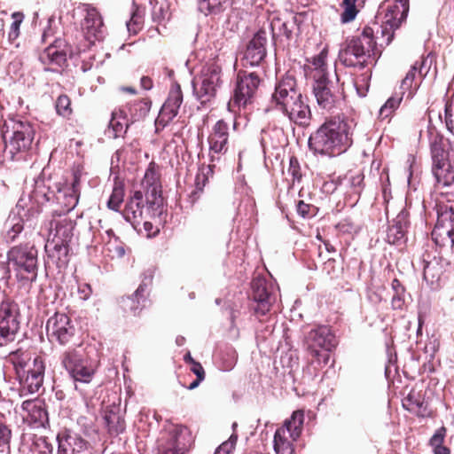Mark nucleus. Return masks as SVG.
Instances as JSON below:
<instances>
[{
  "instance_id": "1",
  "label": "nucleus",
  "mask_w": 454,
  "mask_h": 454,
  "mask_svg": "<svg viewBox=\"0 0 454 454\" xmlns=\"http://www.w3.org/2000/svg\"><path fill=\"white\" fill-rule=\"evenodd\" d=\"M354 87L356 94V98L354 99V105L356 109H352L353 114L349 121L354 125V130L349 134L346 129V124L337 123L335 121L325 122L309 137V146L310 150L320 154H339L344 152L351 144V136H353L354 131L357 134L360 133V108L362 106L366 108V96L369 91V74L367 71L356 76L354 79Z\"/></svg>"
},
{
  "instance_id": "2",
  "label": "nucleus",
  "mask_w": 454,
  "mask_h": 454,
  "mask_svg": "<svg viewBox=\"0 0 454 454\" xmlns=\"http://www.w3.org/2000/svg\"><path fill=\"white\" fill-rule=\"evenodd\" d=\"M270 104L280 111L289 121L299 126H308L311 119L310 108L307 98L297 88L296 80L286 75L275 85Z\"/></svg>"
},
{
  "instance_id": "3",
  "label": "nucleus",
  "mask_w": 454,
  "mask_h": 454,
  "mask_svg": "<svg viewBox=\"0 0 454 454\" xmlns=\"http://www.w3.org/2000/svg\"><path fill=\"white\" fill-rule=\"evenodd\" d=\"M4 156L12 160H26L33 150L35 128L27 120L9 118L1 127Z\"/></svg>"
},
{
  "instance_id": "4",
  "label": "nucleus",
  "mask_w": 454,
  "mask_h": 454,
  "mask_svg": "<svg viewBox=\"0 0 454 454\" xmlns=\"http://www.w3.org/2000/svg\"><path fill=\"white\" fill-rule=\"evenodd\" d=\"M195 445L192 430L182 424L166 422L156 439L155 454H190Z\"/></svg>"
},
{
  "instance_id": "5",
  "label": "nucleus",
  "mask_w": 454,
  "mask_h": 454,
  "mask_svg": "<svg viewBox=\"0 0 454 454\" xmlns=\"http://www.w3.org/2000/svg\"><path fill=\"white\" fill-rule=\"evenodd\" d=\"M34 195L35 198L42 196L45 201L54 200L63 209L59 213L67 215L78 204L80 197V177L74 174L70 184H56L55 190L50 187L45 188L44 185H43V181H36Z\"/></svg>"
},
{
  "instance_id": "6",
  "label": "nucleus",
  "mask_w": 454,
  "mask_h": 454,
  "mask_svg": "<svg viewBox=\"0 0 454 454\" xmlns=\"http://www.w3.org/2000/svg\"><path fill=\"white\" fill-rule=\"evenodd\" d=\"M38 252L34 245L24 244L12 247L8 253L9 265L19 280L34 282L37 278Z\"/></svg>"
},
{
  "instance_id": "7",
  "label": "nucleus",
  "mask_w": 454,
  "mask_h": 454,
  "mask_svg": "<svg viewBox=\"0 0 454 454\" xmlns=\"http://www.w3.org/2000/svg\"><path fill=\"white\" fill-rule=\"evenodd\" d=\"M221 67L213 63L203 67L200 74L192 79V92L196 99L205 105L216 96L222 86Z\"/></svg>"
},
{
  "instance_id": "8",
  "label": "nucleus",
  "mask_w": 454,
  "mask_h": 454,
  "mask_svg": "<svg viewBox=\"0 0 454 454\" xmlns=\"http://www.w3.org/2000/svg\"><path fill=\"white\" fill-rule=\"evenodd\" d=\"M304 422V411L297 410L290 419L278 427L274 434V450L276 454H293V442L301 434Z\"/></svg>"
},
{
  "instance_id": "9",
  "label": "nucleus",
  "mask_w": 454,
  "mask_h": 454,
  "mask_svg": "<svg viewBox=\"0 0 454 454\" xmlns=\"http://www.w3.org/2000/svg\"><path fill=\"white\" fill-rule=\"evenodd\" d=\"M260 78L255 73L239 72L233 95L228 103V109L236 113L250 106L257 92Z\"/></svg>"
},
{
  "instance_id": "10",
  "label": "nucleus",
  "mask_w": 454,
  "mask_h": 454,
  "mask_svg": "<svg viewBox=\"0 0 454 454\" xmlns=\"http://www.w3.org/2000/svg\"><path fill=\"white\" fill-rule=\"evenodd\" d=\"M7 358L8 361L13 364L20 377L26 376L27 381L31 379L29 387L31 388L32 385L35 384V388L38 389L42 382L44 369L43 362L38 357L34 358L32 368L31 353L28 350H23L21 348L11 352Z\"/></svg>"
},
{
  "instance_id": "11",
  "label": "nucleus",
  "mask_w": 454,
  "mask_h": 454,
  "mask_svg": "<svg viewBox=\"0 0 454 454\" xmlns=\"http://www.w3.org/2000/svg\"><path fill=\"white\" fill-rule=\"evenodd\" d=\"M409 8V0L385 1L379 7L374 24L395 31L406 20Z\"/></svg>"
},
{
  "instance_id": "12",
  "label": "nucleus",
  "mask_w": 454,
  "mask_h": 454,
  "mask_svg": "<svg viewBox=\"0 0 454 454\" xmlns=\"http://www.w3.org/2000/svg\"><path fill=\"white\" fill-rule=\"evenodd\" d=\"M369 39V26L365 25L360 36L350 39L345 49L340 51V59L346 67L364 70L367 66L369 55H366L364 40Z\"/></svg>"
},
{
  "instance_id": "13",
  "label": "nucleus",
  "mask_w": 454,
  "mask_h": 454,
  "mask_svg": "<svg viewBox=\"0 0 454 454\" xmlns=\"http://www.w3.org/2000/svg\"><path fill=\"white\" fill-rule=\"evenodd\" d=\"M46 331L52 341L67 345L72 341L76 333V328L71 318L65 313H55L46 324Z\"/></svg>"
},
{
  "instance_id": "14",
  "label": "nucleus",
  "mask_w": 454,
  "mask_h": 454,
  "mask_svg": "<svg viewBox=\"0 0 454 454\" xmlns=\"http://www.w3.org/2000/svg\"><path fill=\"white\" fill-rule=\"evenodd\" d=\"M432 235L437 243L441 238L443 245L445 240L454 245V201L448 200L447 203L440 202L438 205L437 222Z\"/></svg>"
},
{
  "instance_id": "15",
  "label": "nucleus",
  "mask_w": 454,
  "mask_h": 454,
  "mask_svg": "<svg viewBox=\"0 0 454 454\" xmlns=\"http://www.w3.org/2000/svg\"><path fill=\"white\" fill-rule=\"evenodd\" d=\"M313 93L319 107L328 112L336 108L340 103L339 93L326 74H321L315 79Z\"/></svg>"
},
{
  "instance_id": "16",
  "label": "nucleus",
  "mask_w": 454,
  "mask_h": 454,
  "mask_svg": "<svg viewBox=\"0 0 454 454\" xmlns=\"http://www.w3.org/2000/svg\"><path fill=\"white\" fill-rule=\"evenodd\" d=\"M75 225V221L72 220L66 214L58 213V210H54L51 219L47 223L48 239L70 243L74 236Z\"/></svg>"
},
{
  "instance_id": "17",
  "label": "nucleus",
  "mask_w": 454,
  "mask_h": 454,
  "mask_svg": "<svg viewBox=\"0 0 454 454\" xmlns=\"http://www.w3.org/2000/svg\"><path fill=\"white\" fill-rule=\"evenodd\" d=\"M157 210L158 208H155L154 211L151 210V212L148 213L146 207L145 211L143 192L140 191H136L127 201L121 214L124 219L129 222L135 230H137L143 220L147 217V215H155Z\"/></svg>"
},
{
  "instance_id": "18",
  "label": "nucleus",
  "mask_w": 454,
  "mask_h": 454,
  "mask_svg": "<svg viewBox=\"0 0 454 454\" xmlns=\"http://www.w3.org/2000/svg\"><path fill=\"white\" fill-rule=\"evenodd\" d=\"M252 298L255 305L253 307L254 314L260 317L265 316L270 309L274 297L263 278H254L251 282Z\"/></svg>"
},
{
  "instance_id": "19",
  "label": "nucleus",
  "mask_w": 454,
  "mask_h": 454,
  "mask_svg": "<svg viewBox=\"0 0 454 454\" xmlns=\"http://www.w3.org/2000/svg\"><path fill=\"white\" fill-rule=\"evenodd\" d=\"M102 411L109 434H119L122 433L125 429V421L121 409V399H104Z\"/></svg>"
},
{
  "instance_id": "20",
  "label": "nucleus",
  "mask_w": 454,
  "mask_h": 454,
  "mask_svg": "<svg viewBox=\"0 0 454 454\" xmlns=\"http://www.w3.org/2000/svg\"><path fill=\"white\" fill-rule=\"evenodd\" d=\"M83 11L85 12V16L82 22V28L85 36L90 41L102 40L105 35V27L99 12L90 4H85Z\"/></svg>"
},
{
  "instance_id": "21",
  "label": "nucleus",
  "mask_w": 454,
  "mask_h": 454,
  "mask_svg": "<svg viewBox=\"0 0 454 454\" xmlns=\"http://www.w3.org/2000/svg\"><path fill=\"white\" fill-rule=\"evenodd\" d=\"M183 103V93L178 83H174L169 90L168 97L163 104L160 114L157 118V123L163 127L168 125L178 114L179 108Z\"/></svg>"
},
{
  "instance_id": "22",
  "label": "nucleus",
  "mask_w": 454,
  "mask_h": 454,
  "mask_svg": "<svg viewBox=\"0 0 454 454\" xmlns=\"http://www.w3.org/2000/svg\"><path fill=\"white\" fill-rule=\"evenodd\" d=\"M67 43L62 38H54L39 56V60L45 66L63 67L67 59Z\"/></svg>"
},
{
  "instance_id": "23",
  "label": "nucleus",
  "mask_w": 454,
  "mask_h": 454,
  "mask_svg": "<svg viewBox=\"0 0 454 454\" xmlns=\"http://www.w3.org/2000/svg\"><path fill=\"white\" fill-rule=\"evenodd\" d=\"M20 327L15 305L3 301L0 305V336L12 340Z\"/></svg>"
},
{
  "instance_id": "24",
  "label": "nucleus",
  "mask_w": 454,
  "mask_h": 454,
  "mask_svg": "<svg viewBox=\"0 0 454 454\" xmlns=\"http://www.w3.org/2000/svg\"><path fill=\"white\" fill-rule=\"evenodd\" d=\"M306 343L309 352L317 348L331 351L337 345L334 334L325 325L310 330L306 337Z\"/></svg>"
},
{
  "instance_id": "25",
  "label": "nucleus",
  "mask_w": 454,
  "mask_h": 454,
  "mask_svg": "<svg viewBox=\"0 0 454 454\" xmlns=\"http://www.w3.org/2000/svg\"><path fill=\"white\" fill-rule=\"evenodd\" d=\"M267 33L259 30L247 46L244 59L251 67L258 66L266 57Z\"/></svg>"
},
{
  "instance_id": "26",
  "label": "nucleus",
  "mask_w": 454,
  "mask_h": 454,
  "mask_svg": "<svg viewBox=\"0 0 454 454\" xmlns=\"http://www.w3.org/2000/svg\"><path fill=\"white\" fill-rule=\"evenodd\" d=\"M142 184L146 187V200L147 211H154L155 208H159L162 203V198L160 196V184L159 183V176L156 171L149 168L144 176Z\"/></svg>"
},
{
  "instance_id": "27",
  "label": "nucleus",
  "mask_w": 454,
  "mask_h": 454,
  "mask_svg": "<svg viewBox=\"0 0 454 454\" xmlns=\"http://www.w3.org/2000/svg\"><path fill=\"white\" fill-rule=\"evenodd\" d=\"M58 454H86L88 442L76 434L67 431L58 434Z\"/></svg>"
},
{
  "instance_id": "28",
  "label": "nucleus",
  "mask_w": 454,
  "mask_h": 454,
  "mask_svg": "<svg viewBox=\"0 0 454 454\" xmlns=\"http://www.w3.org/2000/svg\"><path fill=\"white\" fill-rule=\"evenodd\" d=\"M45 252L47 254L46 263H52L59 269L67 266L69 262V242L48 239L45 244Z\"/></svg>"
},
{
  "instance_id": "29",
  "label": "nucleus",
  "mask_w": 454,
  "mask_h": 454,
  "mask_svg": "<svg viewBox=\"0 0 454 454\" xmlns=\"http://www.w3.org/2000/svg\"><path fill=\"white\" fill-rule=\"evenodd\" d=\"M229 126L223 120H219L213 127L208 137L210 152L225 153L228 150Z\"/></svg>"
},
{
  "instance_id": "30",
  "label": "nucleus",
  "mask_w": 454,
  "mask_h": 454,
  "mask_svg": "<svg viewBox=\"0 0 454 454\" xmlns=\"http://www.w3.org/2000/svg\"><path fill=\"white\" fill-rule=\"evenodd\" d=\"M394 35V30L373 23V27H371V43H373L371 58L372 56L380 58L383 49L392 42Z\"/></svg>"
},
{
  "instance_id": "31",
  "label": "nucleus",
  "mask_w": 454,
  "mask_h": 454,
  "mask_svg": "<svg viewBox=\"0 0 454 454\" xmlns=\"http://www.w3.org/2000/svg\"><path fill=\"white\" fill-rule=\"evenodd\" d=\"M152 281L153 273H145L141 284L138 286L134 294L123 301L125 306L128 307L134 314L141 309L140 306H144L146 299L145 293L148 286L152 284Z\"/></svg>"
},
{
  "instance_id": "32",
  "label": "nucleus",
  "mask_w": 454,
  "mask_h": 454,
  "mask_svg": "<svg viewBox=\"0 0 454 454\" xmlns=\"http://www.w3.org/2000/svg\"><path fill=\"white\" fill-rule=\"evenodd\" d=\"M22 409L27 412V417L34 423L44 426L48 422V413L43 399H27L22 403Z\"/></svg>"
},
{
  "instance_id": "33",
  "label": "nucleus",
  "mask_w": 454,
  "mask_h": 454,
  "mask_svg": "<svg viewBox=\"0 0 454 454\" xmlns=\"http://www.w3.org/2000/svg\"><path fill=\"white\" fill-rule=\"evenodd\" d=\"M132 124L128 118L126 112L122 109H115L112 113L109 122V132H113V137L116 138L127 132L129 125Z\"/></svg>"
},
{
  "instance_id": "34",
  "label": "nucleus",
  "mask_w": 454,
  "mask_h": 454,
  "mask_svg": "<svg viewBox=\"0 0 454 454\" xmlns=\"http://www.w3.org/2000/svg\"><path fill=\"white\" fill-rule=\"evenodd\" d=\"M432 167L448 166L447 153L443 146L442 137L436 135L430 141Z\"/></svg>"
},
{
  "instance_id": "35",
  "label": "nucleus",
  "mask_w": 454,
  "mask_h": 454,
  "mask_svg": "<svg viewBox=\"0 0 454 454\" xmlns=\"http://www.w3.org/2000/svg\"><path fill=\"white\" fill-rule=\"evenodd\" d=\"M406 223L403 214L398 215L395 223L390 225L387 231V240L390 244H396L404 238Z\"/></svg>"
},
{
  "instance_id": "36",
  "label": "nucleus",
  "mask_w": 454,
  "mask_h": 454,
  "mask_svg": "<svg viewBox=\"0 0 454 454\" xmlns=\"http://www.w3.org/2000/svg\"><path fill=\"white\" fill-rule=\"evenodd\" d=\"M402 406L413 415L427 417L430 415L428 403L425 399H401Z\"/></svg>"
},
{
  "instance_id": "37",
  "label": "nucleus",
  "mask_w": 454,
  "mask_h": 454,
  "mask_svg": "<svg viewBox=\"0 0 454 454\" xmlns=\"http://www.w3.org/2000/svg\"><path fill=\"white\" fill-rule=\"evenodd\" d=\"M12 23L8 31V41L14 44L16 48H20V43L17 42L20 35V26L24 21L25 15L22 12H14L11 15Z\"/></svg>"
},
{
  "instance_id": "38",
  "label": "nucleus",
  "mask_w": 454,
  "mask_h": 454,
  "mask_svg": "<svg viewBox=\"0 0 454 454\" xmlns=\"http://www.w3.org/2000/svg\"><path fill=\"white\" fill-rule=\"evenodd\" d=\"M151 108V101L148 99H142L135 102L129 106V120L134 123L140 119H143L149 113Z\"/></svg>"
},
{
  "instance_id": "39",
  "label": "nucleus",
  "mask_w": 454,
  "mask_h": 454,
  "mask_svg": "<svg viewBox=\"0 0 454 454\" xmlns=\"http://www.w3.org/2000/svg\"><path fill=\"white\" fill-rule=\"evenodd\" d=\"M432 173L438 185L450 186L454 183V172L448 166L432 167Z\"/></svg>"
},
{
  "instance_id": "40",
  "label": "nucleus",
  "mask_w": 454,
  "mask_h": 454,
  "mask_svg": "<svg viewBox=\"0 0 454 454\" xmlns=\"http://www.w3.org/2000/svg\"><path fill=\"white\" fill-rule=\"evenodd\" d=\"M133 10L129 20L126 22L129 35H137L143 27L144 20L140 8L136 2H132Z\"/></svg>"
},
{
  "instance_id": "41",
  "label": "nucleus",
  "mask_w": 454,
  "mask_h": 454,
  "mask_svg": "<svg viewBox=\"0 0 454 454\" xmlns=\"http://www.w3.org/2000/svg\"><path fill=\"white\" fill-rule=\"evenodd\" d=\"M124 195V184L121 182H115L112 194L107 201L108 208L119 212Z\"/></svg>"
},
{
  "instance_id": "42",
  "label": "nucleus",
  "mask_w": 454,
  "mask_h": 454,
  "mask_svg": "<svg viewBox=\"0 0 454 454\" xmlns=\"http://www.w3.org/2000/svg\"><path fill=\"white\" fill-rule=\"evenodd\" d=\"M82 363V356L76 350L66 351L61 358V364L68 374L74 372Z\"/></svg>"
},
{
  "instance_id": "43",
  "label": "nucleus",
  "mask_w": 454,
  "mask_h": 454,
  "mask_svg": "<svg viewBox=\"0 0 454 454\" xmlns=\"http://www.w3.org/2000/svg\"><path fill=\"white\" fill-rule=\"evenodd\" d=\"M392 289H393V296L391 300L392 307L395 309H403V305L406 301V292L404 286L401 284V282L395 278L392 281Z\"/></svg>"
},
{
  "instance_id": "44",
  "label": "nucleus",
  "mask_w": 454,
  "mask_h": 454,
  "mask_svg": "<svg viewBox=\"0 0 454 454\" xmlns=\"http://www.w3.org/2000/svg\"><path fill=\"white\" fill-rule=\"evenodd\" d=\"M296 25L297 18L296 16H292L289 20L285 21H281L279 19L273 20L271 23V28L274 31L278 26V35H284L287 40H289L292 37L293 30Z\"/></svg>"
},
{
  "instance_id": "45",
  "label": "nucleus",
  "mask_w": 454,
  "mask_h": 454,
  "mask_svg": "<svg viewBox=\"0 0 454 454\" xmlns=\"http://www.w3.org/2000/svg\"><path fill=\"white\" fill-rule=\"evenodd\" d=\"M403 91H401L399 94L395 93L387 100V102L379 110V115L381 119L387 118L395 109H397L403 100Z\"/></svg>"
},
{
  "instance_id": "46",
  "label": "nucleus",
  "mask_w": 454,
  "mask_h": 454,
  "mask_svg": "<svg viewBox=\"0 0 454 454\" xmlns=\"http://www.w3.org/2000/svg\"><path fill=\"white\" fill-rule=\"evenodd\" d=\"M224 0H199V11L205 15L217 14L223 11Z\"/></svg>"
},
{
  "instance_id": "47",
  "label": "nucleus",
  "mask_w": 454,
  "mask_h": 454,
  "mask_svg": "<svg viewBox=\"0 0 454 454\" xmlns=\"http://www.w3.org/2000/svg\"><path fill=\"white\" fill-rule=\"evenodd\" d=\"M280 364L289 374H292L299 367V357L294 350H289L280 357Z\"/></svg>"
},
{
  "instance_id": "48",
  "label": "nucleus",
  "mask_w": 454,
  "mask_h": 454,
  "mask_svg": "<svg viewBox=\"0 0 454 454\" xmlns=\"http://www.w3.org/2000/svg\"><path fill=\"white\" fill-rule=\"evenodd\" d=\"M356 1V0L342 1L341 7L343 8V12L340 16V20L342 23H349L356 19L357 14Z\"/></svg>"
},
{
  "instance_id": "49",
  "label": "nucleus",
  "mask_w": 454,
  "mask_h": 454,
  "mask_svg": "<svg viewBox=\"0 0 454 454\" xmlns=\"http://www.w3.org/2000/svg\"><path fill=\"white\" fill-rule=\"evenodd\" d=\"M441 268L438 266L436 262H427L424 266V279L430 283L431 285L437 282L441 276Z\"/></svg>"
},
{
  "instance_id": "50",
  "label": "nucleus",
  "mask_w": 454,
  "mask_h": 454,
  "mask_svg": "<svg viewBox=\"0 0 454 454\" xmlns=\"http://www.w3.org/2000/svg\"><path fill=\"white\" fill-rule=\"evenodd\" d=\"M425 63H426V60L421 61L420 64L419 62H416L411 67L410 71L407 73L406 76L402 81V83H401V86H400V90L402 91L405 92V90H407L411 88L412 82H413V81L415 79L416 73H417L419 68V74L422 75V67L425 65Z\"/></svg>"
},
{
  "instance_id": "51",
  "label": "nucleus",
  "mask_w": 454,
  "mask_h": 454,
  "mask_svg": "<svg viewBox=\"0 0 454 454\" xmlns=\"http://www.w3.org/2000/svg\"><path fill=\"white\" fill-rule=\"evenodd\" d=\"M55 108L59 115L62 117L70 116L72 114L70 98L65 94L59 96L55 102Z\"/></svg>"
},
{
  "instance_id": "52",
  "label": "nucleus",
  "mask_w": 454,
  "mask_h": 454,
  "mask_svg": "<svg viewBox=\"0 0 454 454\" xmlns=\"http://www.w3.org/2000/svg\"><path fill=\"white\" fill-rule=\"evenodd\" d=\"M57 22L56 18L54 15H51L48 18L46 26L43 27L42 35H41V42L43 43H49L50 44V39L55 37V35L57 33Z\"/></svg>"
},
{
  "instance_id": "53",
  "label": "nucleus",
  "mask_w": 454,
  "mask_h": 454,
  "mask_svg": "<svg viewBox=\"0 0 454 454\" xmlns=\"http://www.w3.org/2000/svg\"><path fill=\"white\" fill-rule=\"evenodd\" d=\"M92 374L93 371L87 368L82 363L74 371V372L69 375L74 379V381L87 383L90 381Z\"/></svg>"
},
{
  "instance_id": "54",
  "label": "nucleus",
  "mask_w": 454,
  "mask_h": 454,
  "mask_svg": "<svg viewBox=\"0 0 454 454\" xmlns=\"http://www.w3.org/2000/svg\"><path fill=\"white\" fill-rule=\"evenodd\" d=\"M151 4L153 5L152 10V19L154 22L161 23L163 22L168 16V6L165 4H155L151 1Z\"/></svg>"
},
{
  "instance_id": "55",
  "label": "nucleus",
  "mask_w": 454,
  "mask_h": 454,
  "mask_svg": "<svg viewBox=\"0 0 454 454\" xmlns=\"http://www.w3.org/2000/svg\"><path fill=\"white\" fill-rule=\"evenodd\" d=\"M32 444L36 449L39 450V451L46 453H52L53 451V446L49 442L48 437L44 435H38V434H33L32 436Z\"/></svg>"
},
{
  "instance_id": "56",
  "label": "nucleus",
  "mask_w": 454,
  "mask_h": 454,
  "mask_svg": "<svg viewBox=\"0 0 454 454\" xmlns=\"http://www.w3.org/2000/svg\"><path fill=\"white\" fill-rule=\"evenodd\" d=\"M447 434V428L445 427H441L438 428L433 436L429 440V445L432 448V450L444 445V440Z\"/></svg>"
},
{
  "instance_id": "57",
  "label": "nucleus",
  "mask_w": 454,
  "mask_h": 454,
  "mask_svg": "<svg viewBox=\"0 0 454 454\" xmlns=\"http://www.w3.org/2000/svg\"><path fill=\"white\" fill-rule=\"evenodd\" d=\"M444 120L448 130L454 135V105H445Z\"/></svg>"
},
{
  "instance_id": "58",
  "label": "nucleus",
  "mask_w": 454,
  "mask_h": 454,
  "mask_svg": "<svg viewBox=\"0 0 454 454\" xmlns=\"http://www.w3.org/2000/svg\"><path fill=\"white\" fill-rule=\"evenodd\" d=\"M11 439V428L0 419V448L9 446Z\"/></svg>"
},
{
  "instance_id": "59",
  "label": "nucleus",
  "mask_w": 454,
  "mask_h": 454,
  "mask_svg": "<svg viewBox=\"0 0 454 454\" xmlns=\"http://www.w3.org/2000/svg\"><path fill=\"white\" fill-rule=\"evenodd\" d=\"M330 351H326L325 349L319 350L317 348L312 349L309 354L316 358L318 365H325L328 364L330 359Z\"/></svg>"
},
{
  "instance_id": "60",
  "label": "nucleus",
  "mask_w": 454,
  "mask_h": 454,
  "mask_svg": "<svg viewBox=\"0 0 454 454\" xmlns=\"http://www.w3.org/2000/svg\"><path fill=\"white\" fill-rule=\"evenodd\" d=\"M288 173L293 176V182H300L301 179V173L300 170L299 163L296 158L292 157L290 159Z\"/></svg>"
},
{
  "instance_id": "61",
  "label": "nucleus",
  "mask_w": 454,
  "mask_h": 454,
  "mask_svg": "<svg viewBox=\"0 0 454 454\" xmlns=\"http://www.w3.org/2000/svg\"><path fill=\"white\" fill-rule=\"evenodd\" d=\"M313 206L307 204L302 200H299L296 205V211L298 215L303 218L311 217L313 215Z\"/></svg>"
},
{
  "instance_id": "62",
  "label": "nucleus",
  "mask_w": 454,
  "mask_h": 454,
  "mask_svg": "<svg viewBox=\"0 0 454 454\" xmlns=\"http://www.w3.org/2000/svg\"><path fill=\"white\" fill-rule=\"evenodd\" d=\"M312 65L315 67L317 73L314 75V80L318 77L321 74H325V56L321 53L313 58Z\"/></svg>"
},
{
  "instance_id": "63",
  "label": "nucleus",
  "mask_w": 454,
  "mask_h": 454,
  "mask_svg": "<svg viewBox=\"0 0 454 454\" xmlns=\"http://www.w3.org/2000/svg\"><path fill=\"white\" fill-rule=\"evenodd\" d=\"M364 175L357 174L350 177V184L354 188L355 192L359 193L364 184Z\"/></svg>"
},
{
  "instance_id": "64",
  "label": "nucleus",
  "mask_w": 454,
  "mask_h": 454,
  "mask_svg": "<svg viewBox=\"0 0 454 454\" xmlns=\"http://www.w3.org/2000/svg\"><path fill=\"white\" fill-rule=\"evenodd\" d=\"M78 294L80 299L86 301L92 294L91 287L89 284H82L78 286Z\"/></svg>"
}]
</instances>
